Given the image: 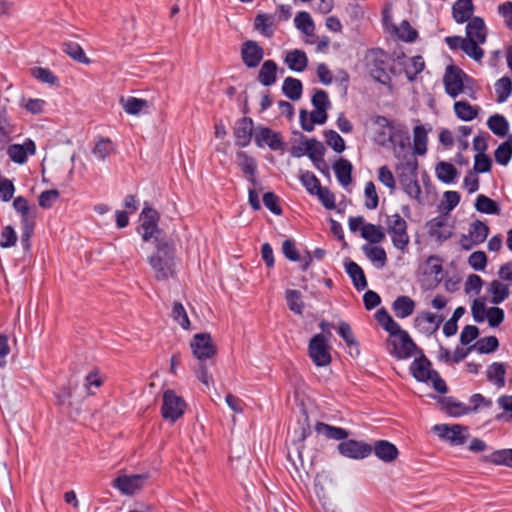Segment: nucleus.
Wrapping results in <instances>:
<instances>
[{"label":"nucleus","mask_w":512,"mask_h":512,"mask_svg":"<svg viewBox=\"0 0 512 512\" xmlns=\"http://www.w3.org/2000/svg\"><path fill=\"white\" fill-rule=\"evenodd\" d=\"M139 233L143 242L154 240L155 250L148 257V263L151 266L155 278L158 281H165L173 278L175 275L176 247L173 241L162 237L163 230L159 228V212L145 204L140 215Z\"/></svg>","instance_id":"1"},{"label":"nucleus","mask_w":512,"mask_h":512,"mask_svg":"<svg viewBox=\"0 0 512 512\" xmlns=\"http://www.w3.org/2000/svg\"><path fill=\"white\" fill-rule=\"evenodd\" d=\"M375 319L391 337H398V340H387V344L392 347L389 354L398 360L409 359L417 349V345L409 333L400 327L385 308H381L375 313Z\"/></svg>","instance_id":"2"},{"label":"nucleus","mask_w":512,"mask_h":512,"mask_svg":"<svg viewBox=\"0 0 512 512\" xmlns=\"http://www.w3.org/2000/svg\"><path fill=\"white\" fill-rule=\"evenodd\" d=\"M389 62L405 65V55L392 56L381 48L370 49L366 56V67L370 77L377 83L392 88V78L388 73Z\"/></svg>","instance_id":"3"},{"label":"nucleus","mask_w":512,"mask_h":512,"mask_svg":"<svg viewBox=\"0 0 512 512\" xmlns=\"http://www.w3.org/2000/svg\"><path fill=\"white\" fill-rule=\"evenodd\" d=\"M401 172L398 175L399 183L403 191L410 197L420 200L421 187L418 182V162L416 159L409 160L403 163L400 167Z\"/></svg>","instance_id":"4"},{"label":"nucleus","mask_w":512,"mask_h":512,"mask_svg":"<svg viewBox=\"0 0 512 512\" xmlns=\"http://www.w3.org/2000/svg\"><path fill=\"white\" fill-rule=\"evenodd\" d=\"M308 356L316 367H326L331 363L330 346L323 333L314 334L309 340Z\"/></svg>","instance_id":"5"},{"label":"nucleus","mask_w":512,"mask_h":512,"mask_svg":"<svg viewBox=\"0 0 512 512\" xmlns=\"http://www.w3.org/2000/svg\"><path fill=\"white\" fill-rule=\"evenodd\" d=\"M371 121L380 128H389V145L398 146L401 149L409 145L410 134L406 126L395 127L386 116L382 115L373 116Z\"/></svg>","instance_id":"6"},{"label":"nucleus","mask_w":512,"mask_h":512,"mask_svg":"<svg viewBox=\"0 0 512 512\" xmlns=\"http://www.w3.org/2000/svg\"><path fill=\"white\" fill-rule=\"evenodd\" d=\"M387 231L393 246L404 251L409 244L410 237L407 232V223L398 213L388 216Z\"/></svg>","instance_id":"7"},{"label":"nucleus","mask_w":512,"mask_h":512,"mask_svg":"<svg viewBox=\"0 0 512 512\" xmlns=\"http://www.w3.org/2000/svg\"><path fill=\"white\" fill-rule=\"evenodd\" d=\"M190 347L194 357L200 362L211 359L217 352L211 335L206 332L195 334L190 342Z\"/></svg>","instance_id":"8"},{"label":"nucleus","mask_w":512,"mask_h":512,"mask_svg":"<svg viewBox=\"0 0 512 512\" xmlns=\"http://www.w3.org/2000/svg\"><path fill=\"white\" fill-rule=\"evenodd\" d=\"M254 140L255 144L259 148H262L265 145L273 151H282L285 148V143L281 134L266 126L258 125L255 128Z\"/></svg>","instance_id":"9"},{"label":"nucleus","mask_w":512,"mask_h":512,"mask_svg":"<svg viewBox=\"0 0 512 512\" xmlns=\"http://www.w3.org/2000/svg\"><path fill=\"white\" fill-rule=\"evenodd\" d=\"M464 78H467V75L461 68L455 65H448L443 78L445 93L452 98L457 97L463 92Z\"/></svg>","instance_id":"10"},{"label":"nucleus","mask_w":512,"mask_h":512,"mask_svg":"<svg viewBox=\"0 0 512 512\" xmlns=\"http://www.w3.org/2000/svg\"><path fill=\"white\" fill-rule=\"evenodd\" d=\"M433 431L444 440L449 441L452 445H463L469 438L468 429L459 424H439L433 427Z\"/></svg>","instance_id":"11"},{"label":"nucleus","mask_w":512,"mask_h":512,"mask_svg":"<svg viewBox=\"0 0 512 512\" xmlns=\"http://www.w3.org/2000/svg\"><path fill=\"white\" fill-rule=\"evenodd\" d=\"M241 60L248 69L257 68L265 55L263 47L254 40H246L240 48Z\"/></svg>","instance_id":"12"},{"label":"nucleus","mask_w":512,"mask_h":512,"mask_svg":"<svg viewBox=\"0 0 512 512\" xmlns=\"http://www.w3.org/2000/svg\"><path fill=\"white\" fill-rule=\"evenodd\" d=\"M414 353L418 356L410 364L409 371L416 381L428 383L432 373L436 370L431 368V361L425 356L422 349L417 347Z\"/></svg>","instance_id":"13"},{"label":"nucleus","mask_w":512,"mask_h":512,"mask_svg":"<svg viewBox=\"0 0 512 512\" xmlns=\"http://www.w3.org/2000/svg\"><path fill=\"white\" fill-rule=\"evenodd\" d=\"M147 480V474L120 475L113 480L112 485L124 495H133L143 488Z\"/></svg>","instance_id":"14"},{"label":"nucleus","mask_w":512,"mask_h":512,"mask_svg":"<svg viewBox=\"0 0 512 512\" xmlns=\"http://www.w3.org/2000/svg\"><path fill=\"white\" fill-rule=\"evenodd\" d=\"M186 402L172 389L163 392L161 416H183Z\"/></svg>","instance_id":"15"},{"label":"nucleus","mask_w":512,"mask_h":512,"mask_svg":"<svg viewBox=\"0 0 512 512\" xmlns=\"http://www.w3.org/2000/svg\"><path fill=\"white\" fill-rule=\"evenodd\" d=\"M341 455L351 459H364L372 453V445L353 439L344 440L338 444Z\"/></svg>","instance_id":"16"},{"label":"nucleus","mask_w":512,"mask_h":512,"mask_svg":"<svg viewBox=\"0 0 512 512\" xmlns=\"http://www.w3.org/2000/svg\"><path fill=\"white\" fill-rule=\"evenodd\" d=\"M254 122L251 117L244 116L238 119L233 128L235 145L239 148H245L250 145L253 137Z\"/></svg>","instance_id":"17"},{"label":"nucleus","mask_w":512,"mask_h":512,"mask_svg":"<svg viewBox=\"0 0 512 512\" xmlns=\"http://www.w3.org/2000/svg\"><path fill=\"white\" fill-rule=\"evenodd\" d=\"M36 153L35 142L27 138L22 144H11L7 148V155L10 160L16 164L23 165L27 162L29 156Z\"/></svg>","instance_id":"18"},{"label":"nucleus","mask_w":512,"mask_h":512,"mask_svg":"<svg viewBox=\"0 0 512 512\" xmlns=\"http://www.w3.org/2000/svg\"><path fill=\"white\" fill-rule=\"evenodd\" d=\"M426 226L429 236L439 243H443L452 236L451 230L447 227L446 219L442 216L430 219Z\"/></svg>","instance_id":"19"},{"label":"nucleus","mask_w":512,"mask_h":512,"mask_svg":"<svg viewBox=\"0 0 512 512\" xmlns=\"http://www.w3.org/2000/svg\"><path fill=\"white\" fill-rule=\"evenodd\" d=\"M372 452L384 463H391L399 456L398 448L388 440H377L372 445Z\"/></svg>","instance_id":"20"},{"label":"nucleus","mask_w":512,"mask_h":512,"mask_svg":"<svg viewBox=\"0 0 512 512\" xmlns=\"http://www.w3.org/2000/svg\"><path fill=\"white\" fill-rule=\"evenodd\" d=\"M487 35V27L482 17L474 16L469 22H467L465 37L467 40H475L480 43H485Z\"/></svg>","instance_id":"21"},{"label":"nucleus","mask_w":512,"mask_h":512,"mask_svg":"<svg viewBox=\"0 0 512 512\" xmlns=\"http://www.w3.org/2000/svg\"><path fill=\"white\" fill-rule=\"evenodd\" d=\"M344 269L357 291H363L367 288V279L359 264L347 258L344 262Z\"/></svg>","instance_id":"22"},{"label":"nucleus","mask_w":512,"mask_h":512,"mask_svg":"<svg viewBox=\"0 0 512 512\" xmlns=\"http://www.w3.org/2000/svg\"><path fill=\"white\" fill-rule=\"evenodd\" d=\"M475 6L472 0H456L452 5V17L457 24H464L473 18Z\"/></svg>","instance_id":"23"},{"label":"nucleus","mask_w":512,"mask_h":512,"mask_svg":"<svg viewBox=\"0 0 512 512\" xmlns=\"http://www.w3.org/2000/svg\"><path fill=\"white\" fill-rule=\"evenodd\" d=\"M278 65L274 60H265L258 72L257 80L264 87H270L277 81Z\"/></svg>","instance_id":"24"},{"label":"nucleus","mask_w":512,"mask_h":512,"mask_svg":"<svg viewBox=\"0 0 512 512\" xmlns=\"http://www.w3.org/2000/svg\"><path fill=\"white\" fill-rule=\"evenodd\" d=\"M275 16L269 13H259L254 19V29L266 38H272L275 33Z\"/></svg>","instance_id":"25"},{"label":"nucleus","mask_w":512,"mask_h":512,"mask_svg":"<svg viewBox=\"0 0 512 512\" xmlns=\"http://www.w3.org/2000/svg\"><path fill=\"white\" fill-rule=\"evenodd\" d=\"M13 208L20 215V224L36 222V209H30L29 202L24 196L14 198Z\"/></svg>","instance_id":"26"},{"label":"nucleus","mask_w":512,"mask_h":512,"mask_svg":"<svg viewBox=\"0 0 512 512\" xmlns=\"http://www.w3.org/2000/svg\"><path fill=\"white\" fill-rule=\"evenodd\" d=\"M333 169L338 182L343 187L348 186L352 182L353 165L349 160L345 158H339L334 163Z\"/></svg>","instance_id":"27"},{"label":"nucleus","mask_w":512,"mask_h":512,"mask_svg":"<svg viewBox=\"0 0 512 512\" xmlns=\"http://www.w3.org/2000/svg\"><path fill=\"white\" fill-rule=\"evenodd\" d=\"M284 62L294 72H302L308 65V58L303 50L295 49L285 56Z\"/></svg>","instance_id":"28"},{"label":"nucleus","mask_w":512,"mask_h":512,"mask_svg":"<svg viewBox=\"0 0 512 512\" xmlns=\"http://www.w3.org/2000/svg\"><path fill=\"white\" fill-rule=\"evenodd\" d=\"M454 113L456 117L462 121L469 122L478 116L480 108L471 105L468 101H456L454 103Z\"/></svg>","instance_id":"29"},{"label":"nucleus","mask_w":512,"mask_h":512,"mask_svg":"<svg viewBox=\"0 0 512 512\" xmlns=\"http://www.w3.org/2000/svg\"><path fill=\"white\" fill-rule=\"evenodd\" d=\"M487 126L493 134L498 137H507L510 124L507 118L502 114H493L487 120Z\"/></svg>","instance_id":"30"},{"label":"nucleus","mask_w":512,"mask_h":512,"mask_svg":"<svg viewBox=\"0 0 512 512\" xmlns=\"http://www.w3.org/2000/svg\"><path fill=\"white\" fill-rule=\"evenodd\" d=\"M435 173L437 179L444 184H453L458 176L457 168L446 161H440L437 164Z\"/></svg>","instance_id":"31"},{"label":"nucleus","mask_w":512,"mask_h":512,"mask_svg":"<svg viewBox=\"0 0 512 512\" xmlns=\"http://www.w3.org/2000/svg\"><path fill=\"white\" fill-rule=\"evenodd\" d=\"M474 207L479 213L487 215H498L501 212L499 203L484 194L476 197Z\"/></svg>","instance_id":"32"},{"label":"nucleus","mask_w":512,"mask_h":512,"mask_svg":"<svg viewBox=\"0 0 512 512\" xmlns=\"http://www.w3.org/2000/svg\"><path fill=\"white\" fill-rule=\"evenodd\" d=\"M415 308V302L409 296H398L393 304L392 309L396 315V317L400 319H404L409 317Z\"/></svg>","instance_id":"33"},{"label":"nucleus","mask_w":512,"mask_h":512,"mask_svg":"<svg viewBox=\"0 0 512 512\" xmlns=\"http://www.w3.org/2000/svg\"><path fill=\"white\" fill-rule=\"evenodd\" d=\"M428 132L423 125H416L413 130V152L423 156L427 152Z\"/></svg>","instance_id":"34"},{"label":"nucleus","mask_w":512,"mask_h":512,"mask_svg":"<svg viewBox=\"0 0 512 512\" xmlns=\"http://www.w3.org/2000/svg\"><path fill=\"white\" fill-rule=\"evenodd\" d=\"M282 93L292 101L299 100L303 93L301 80L294 77L285 78L282 85Z\"/></svg>","instance_id":"35"},{"label":"nucleus","mask_w":512,"mask_h":512,"mask_svg":"<svg viewBox=\"0 0 512 512\" xmlns=\"http://www.w3.org/2000/svg\"><path fill=\"white\" fill-rule=\"evenodd\" d=\"M505 364L502 362H493L488 366L486 371L487 380L493 383L498 388H502L505 385Z\"/></svg>","instance_id":"36"},{"label":"nucleus","mask_w":512,"mask_h":512,"mask_svg":"<svg viewBox=\"0 0 512 512\" xmlns=\"http://www.w3.org/2000/svg\"><path fill=\"white\" fill-rule=\"evenodd\" d=\"M488 292L491 294V302L498 305L505 301L509 296V287L500 280H492L488 287Z\"/></svg>","instance_id":"37"},{"label":"nucleus","mask_w":512,"mask_h":512,"mask_svg":"<svg viewBox=\"0 0 512 512\" xmlns=\"http://www.w3.org/2000/svg\"><path fill=\"white\" fill-rule=\"evenodd\" d=\"M362 251L371 262L376 264L378 268H383L386 265L387 254L384 248L380 246H370L369 244H364L362 246Z\"/></svg>","instance_id":"38"},{"label":"nucleus","mask_w":512,"mask_h":512,"mask_svg":"<svg viewBox=\"0 0 512 512\" xmlns=\"http://www.w3.org/2000/svg\"><path fill=\"white\" fill-rule=\"evenodd\" d=\"M495 161L501 166H506L512 158V134H509L494 152Z\"/></svg>","instance_id":"39"},{"label":"nucleus","mask_w":512,"mask_h":512,"mask_svg":"<svg viewBox=\"0 0 512 512\" xmlns=\"http://www.w3.org/2000/svg\"><path fill=\"white\" fill-rule=\"evenodd\" d=\"M410 64L402 65L404 67V73L409 82H414L417 76L425 69V61L422 56L416 55L409 59Z\"/></svg>","instance_id":"40"},{"label":"nucleus","mask_w":512,"mask_h":512,"mask_svg":"<svg viewBox=\"0 0 512 512\" xmlns=\"http://www.w3.org/2000/svg\"><path fill=\"white\" fill-rule=\"evenodd\" d=\"M116 151V146L110 138H100L92 149L93 155L100 161H104L108 156Z\"/></svg>","instance_id":"41"},{"label":"nucleus","mask_w":512,"mask_h":512,"mask_svg":"<svg viewBox=\"0 0 512 512\" xmlns=\"http://www.w3.org/2000/svg\"><path fill=\"white\" fill-rule=\"evenodd\" d=\"M63 51L70 58L81 64H90L91 60L86 56L85 51L77 42L69 41L63 44Z\"/></svg>","instance_id":"42"},{"label":"nucleus","mask_w":512,"mask_h":512,"mask_svg":"<svg viewBox=\"0 0 512 512\" xmlns=\"http://www.w3.org/2000/svg\"><path fill=\"white\" fill-rule=\"evenodd\" d=\"M486 462L512 468V449H499L484 457Z\"/></svg>","instance_id":"43"},{"label":"nucleus","mask_w":512,"mask_h":512,"mask_svg":"<svg viewBox=\"0 0 512 512\" xmlns=\"http://www.w3.org/2000/svg\"><path fill=\"white\" fill-rule=\"evenodd\" d=\"M496 93V101L502 104L508 100L512 93V80L508 76L498 79L494 85Z\"/></svg>","instance_id":"44"},{"label":"nucleus","mask_w":512,"mask_h":512,"mask_svg":"<svg viewBox=\"0 0 512 512\" xmlns=\"http://www.w3.org/2000/svg\"><path fill=\"white\" fill-rule=\"evenodd\" d=\"M306 145V154L311 160L312 163H322V159L325 154V147L322 142L318 141L316 138H311L305 142Z\"/></svg>","instance_id":"45"},{"label":"nucleus","mask_w":512,"mask_h":512,"mask_svg":"<svg viewBox=\"0 0 512 512\" xmlns=\"http://www.w3.org/2000/svg\"><path fill=\"white\" fill-rule=\"evenodd\" d=\"M337 333L349 348L355 349V356H358L360 354L359 343L356 340L349 323L340 321Z\"/></svg>","instance_id":"46"},{"label":"nucleus","mask_w":512,"mask_h":512,"mask_svg":"<svg viewBox=\"0 0 512 512\" xmlns=\"http://www.w3.org/2000/svg\"><path fill=\"white\" fill-rule=\"evenodd\" d=\"M285 299L288 308L297 315H301L304 310V302L302 300V294L296 289H287L285 291Z\"/></svg>","instance_id":"47"},{"label":"nucleus","mask_w":512,"mask_h":512,"mask_svg":"<svg viewBox=\"0 0 512 512\" xmlns=\"http://www.w3.org/2000/svg\"><path fill=\"white\" fill-rule=\"evenodd\" d=\"M361 237L373 244H376L385 238V233L381 226L367 223L361 228Z\"/></svg>","instance_id":"48"},{"label":"nucleus","mask_w":512,"mask_h":512,"mask_svg":"<svg viewBox=\"0 0 512 512\" xmlns=\"http://www.w3.org/2000/svg\"><path fill=\"white\" fill-rule=\"evenodd\" d=\"M493 405V402L491 399L485 398L480 393L473 394L469 399V405H465L463 403V410H461L462 415L471 413V412H478L479 408L481 407H488L490 408Z\"/></svg>","instance_id":"49"},{"label":"nucleus","mask_w":512,"mask_h":512,"mask_svg":"<svg viewBox=\"0 0 512 512\" xmlns=\"http://www.w3.org/2000/svg\"><path fill=\"white\" fill-rule=\"evenodd\" d=\"M312 433L309 418H298L293 428V442L303 443Z\"/></svg>","instance_id":"50"},{"label":"nucleus","mask_w":512,"mask_h":512,"mask_svg":"<svg viewBox=\"0 0 512 512\" xmlns=\"http://www.w3.org/2000/svg\"><path fill=\"white\" fill-rule=\"evenodd\" d=\"M315 429L318 433H323L330 439L344 440L348 437L347 430L340 427L330 426L322 422H317Z\"/></svg>","instance_id":"51"},{"label":"nucleus","mask_w":512,"mask_h":512,"mask_svg":"<svg viewBox=\"0 0 512 512\" xmlns=\"http://www.w3.org/2000/svg\"><path fill=\"white\" fill-rule=\"evenodd\" d=\"M489 234V227L480 220H475L469 228V237L478 245L483 243Z\"/></svg>","instance_id":"52"},{"label":"nucleus","mask_w":512,"mask_h":512,"mask_svg":"<svg viewBox=\"0 0 512 512\" xmlns=\"http://www.w3.org/2000/svg\"><path fill=\"white\" fill-rule=\"evenodd\" d=\"M295 27L306 35H310L314 28V21L311 15L306 11H300L294 18Z\"/></svg>","instance_id":"53"},{"label":"nucleus","mask_w":512,"mask_h":512,"mask_svg":"<svg viewBox=\"0 0 512 512\" xmlns=\"http://www.w3.org/2000/svg\"><path fill=\"white\" fill-rule=\"evenodd\" d=\"M236 157L239 160L238 165L244 174L253 176V173H257V161L254 157L243 151L238 152Z\"/></svg>","instance_id":"54"},{"label":"nucleus","mask_w":512,"mask_h":512,"mask_svg":"<svg viewBox=\"0 0 512 512\" xmlns=\"http://www.w3.org/2000/svg\"><path fill=\"white\" fill-rule=\"evenodd\" d=\"M473 346L479 354H490L498 349L499 341L496 336H487L480 338Z\"/></svg>","instance_id":"55"},{"label":"nucleus","mask_w":512,"mask_h":512,"mask_svg":"<svg viewBox=\"0 0 512 512\" xmlns=\"http://www.w3.org/2000/svg\"><path fill=\"white\" fill-rule=\"evenodd\" d=\"M31 75L42 83L59 85L58 77L49 68L34 67L31 69Z\"/></svg>","instance_id":"56"},{"label":"nucleus","mask_w":512,"mask_h":512,"mask_svg":"<svg viewBox=\"0 0 512 512\" xmlns=\"http://www.w3.org/2000/svg\"><path fill=\"white\" fill-rule=\"evenodd\" d=\"M324 139L326 144L336 153H342L346 148L344 139L335 130H325Z\"/></svg>","instance_id":"57"},{"label":"nucleus","mask_w":512,"mask_h":512,"mask_svg":"<svg viewBox=\"0 0 512 512\" xmlns=\"http://www.w3.org/2000/svg\"><path fill=\"white\" fill-rule=\"evenodd\" d=\"M439 403L443 409L448 413V416H461V410H463V403L457 401L452 396L439 397Z\"/></svg>","instance_id":"58"},{"label":"nucleus","mask_w":512,"mask_h":512,"mask_svg":"<svg viewBox=\"0 0 512 512\" xmlns=\"http://www.w3.org/2000/svg\"><path fill=\"white\" fill-rule=\"evenodd\" d=\"M396 34L400 40L406 43H413L418 37L417 30L407 20H403L399 28H396Z\"/></svg>","instance_id":"59"},{"label":"nucleus","mask_w":512,"mask_h":512,"mask_svg":"<svg viewBox=\"0 0 512 512\" xmlns=\"http://www.w3.org/2000/svg\"><path fill=\"white\" fill-rule=\"evenodd\" d=\"M483 43L475 40H467L463 43L462 51L476 62L481 61L484 56V50L480 47Z\"/></svg>","instance_id":"60"},{"label":"nucleus","mask_w":512,"mask_h":512,"mask_svg":"<svg viewBox=\"0 0 512 512\" xmlns=\"http://www.w3.org/2000/svg\"><path fill=\"white\" fill-rule=\"evenodd\" d=\"M299 180L310 195H315V191L321 188L319 179L311 171L303 172Z\"/></svg>","instance_id":"61"},{"label":"nucleus","mask_w":512,"mask_h":512,"mask_svg":"<svg viewBox=\"0 0 512 512\" xmlns=\"http://www.w3.org/2000/svg\"><path fill=\"white\" fill-rule=\"evenodd\" d=\"M492 159L487 154H476L474 156V165L473 170L475 174H483L491 171L492 168Z\"/></svg>","instance_id":"62"},{"label":"nucleus","mask_w":512,"mask_h":512,"mask_svg":"<svg viewBox=\"0 0 512 512\" xmlns=\"http://www.w3.org/2000/svg\"><path fill=\"white\" fill-rule=\"evenodd\" d=\"M17 239V233L14 227L6 225L0 233V247L4 249L13 247L17 243Z\"/></svg>","instance_id":"63"},{"label":"nucleus","mask_w":512,"mask_h":512,"mask_svg":"<svg viewBox=\"0 0 512 512\" xmlns=\"http://www.w3.org/2000/svg\"><path fill=\"white\" fill-rule=\"evenodd\" d=\"M172 318L176 321L183 329L190 327V321L186 310L182 303L175 301L172 307Z\"/></svg>","instance_id":"64"}]
</instances>
